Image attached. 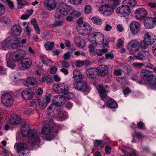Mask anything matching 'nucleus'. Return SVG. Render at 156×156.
Wrapping results in <instances>:
<instances>
[{
	"mask_svg": "<svg viewBox=\"0 0 156 156\" xmlns=\"http://www.w3.org/2000/svg\"><path fill=\"white\" fill-rule=\"evenodd\" d=\"M71 7L65 3L61 2L59 4V9L60 13L63 16L66 15L70 11Z\"/></svg>",
	"mask_w": 156,
	"mask_h": 156,
	"instance_id": "19",
	"label": "nucleus"
},
{
	"mask_svg": "<svg viewBox=\"0 0 156 156\" xmlns=\"http://www.w3.org/2000/svg\"><path fill=\"white\" fill-rule=\"evenodd\" d=\"M97 73V68H90L86 71V74L87 77L92 79V81L93 84L95 87L97 89H98L97 79L96 78Z\"/></svg>",
	"mask_w": 156,
	"mask_h": 156,
	"instance_id": "9",
	"label": "nucleus"
},
{
	"mask_svg": "<svg viewBox=\"0 0 156 156\" xmlns=\"http://www.w3.org/2000/svg\"><path fill=\"white\" fill-rule=\"evenodd\" d=\"M59 117L60 118L59 120L62 121L63 120H65L68 117V115L67 113L65 112L62 111V113H61V115H60Z\"/></svg>",
	"mask_w": 156,
	"mask_h": 156,
	"instance_id": "40",
	"label": "nucleus"
},
{
	"mask_svg": "<svg viewBox=\"0 0 156 156\" xmlns=\"http://www.w3.org/2000/svg\"><path fill=\"white\" fill-rule=\"evenodd\" d=\"M99 13L105 16H109L114 12L113 7L109 4H105L100 6L99 9Z\"/></svg>",
	"mask_w": 156,
	"mask_h": 156,
	"instance_id": "8",
	"label": "nucleus"
},
{
	"mask_svg": "<svg viewBox=\"0 0 156 156\" xmlns=\"http://www.w3.org/2000/svg\"><path fill=\"white\" fill-rule=\"evenodd\" d=\"M2 153L5 156H7V155H8L9 156H12V154L11 152L9 151L6 149H4L3 150Z\"/></svg>",
	"mask_w": 156,
	"mask_h": 156,
	"instance_id": "61",
	"label": "nucleus"
},
{
	"mask_svg": "<svg viewBox=\"0 0 156 156\" xmlns=\"http://www.w3.org/2000/svg\"><path fill=\"white\" fill-rule=\"evenodd\" d=\"M148 45H151L148 42H146V41L144 39L143 40L140 42L139 48L140 47L142 48L146 49L147 48Z\"/></svg>",
	"mask_w": 156,
	"mask_h": 156,
	"instance_id": "37",
	"label": "nucleus"
},
{
	"mask_svg": "<svg viewBox=\"0 0 156 156\" xmlns=\"http://www.w3.org/2000/svg\"><path fill=\"white\" fill-rule=\"evenodd\" d=\"M108 51V49L107 48H104L102 50H99L98 51V56H101L103 54L107 53Z\"/></svg>",
	"mask_w": 156,
	"mask_h": 156,
	"instance_id": "53",
	"label": "nucleus"
},
{
	"mask_svg": "<svg viewBox=\"0 0 156 156\" xmlns=\"http://www.w3.org/2000/svg\"><path fill=\"white\" fill-rule=\"evenodd\" d=\"M63 22L62 21H58L56 22L54 24H52V26L53 27H55L57 26H61L63 25Z\"/></svg>",
	"mask_w": 156,
	"mask_h": 156,
	"instance_id": "59",
	"label": "nucleus"
},
{
	"mask_svg": "<svg viewBox=\"0 0 156 156\" xmlns=\"http://www.w3.org/2000/svg\"><path fill=\"white\" fill-rule=\"evenodd\" d=\"M37 83L35 78L34 77H29L27 78L25 81H24V84L25 86H28L30 85L33 86Z\"/></svg>",
	"mask_w": 156,
	"mask_h": 156,
	"instance_id": "29",
	"label": "nucleus"
},
{
	"mask_svg": "<svg viewBox=\"0 0 156 156\" xmlns=\"http://www.w3.org/2000/svg\"><path fill=\"white\" fill-rule=\"evenodd\" d=\"M123 45V41L121 38L119 39L117 41V46L120 48Z\"/></svg>",
	"mask_w": 156,
	"mask_h": 156,
	"instance_id": "58",
	"label": "nucleus"
},
{
	"mask_svg": "<svg viewBox=\"0 0 156 156\" xmlns=\"http://www.w3.org/2000/svg\"><path fill=\"white\" fill-rule=\"evenodd\" d=\"M135 58L140 60H143L144 59L143 53L140 52L138 53L137 55L135 56Z\"/></svg>",
	"mask_w": 156,
	"mask_h": 156,
	"instance_id": "48",
	"label": "nucleus"
},
{
	"mask_svg": "<svg viewBox=\"0 0 156 156\" xmlns=\"http://www.w3.org/2000/svg\"><path fill=\"white\" fill-rule=\"evenodd\" d=\"M47 112L49 116L55 118L59 117L62 111L61 107L54 104H52L47 109Z\"/></svg>",
	"mask_w": 156,
	"mask_h": 156,
	"instance_id": "6",
	"label": "nucleus"
},
{
	"mask_svg": "<svg viewBox=\"0 0 156 156\" xmlns=\"http://www.w3.org/2000/svg\"><path fill=\"white\" fill-rule=\"evenodd\" d=\"M21 133L24 137L27 136L29 134L28 141L27 144L20 143L16 144L15 147L17 149V152L19 153V156H27L29 148H36V145L37 146L40 143V139L36 130L35 129L30 130V127L27 124H24L22 126Z\"/></svg>",
	"mask_w": 156,
	"mask_h": 156,
	"instance_id": "1",
	"label": "nucleus"
},
{
	"mask_svg": "<svg viewBox=\"0 0 156 156\" xmlns=\"http://www.w3.org/2000/svg\"><path fill=\"white\" fill-rule=\"evenodd\" d=\"M74 42L76 46L79 47H82L85 46V42L84 40L80 37L76 36L74 39Z\"/></svg>",
	"mask_w": 156,
	"mask_h": 156,
	"instance_id": "28",
	"label": "nucleus"
},
{
	"mask_svg": "<svg viewBox=\"0 0 156 156\" xmlns=\"http://www.w3.org/2000/svg\"><path fill=\"white\" fill-rule=\"evenodd\" d=\"M143 53L144 59H148L151 58V55L150 54L149 52L148 51H144L143 52Z\"/></svg>",
	"mask_w": 156,
	"mask_h": 156,
	"instance_id": "47",
	"label": "nucleus"
},
{
	"mask_svg": "<svg viewBox=\"0 0 156 156\" xmlns=\"http://www.w3.org/2000/svg\"><path fill=\"white\" fill-rule=\"evenodd\" d=\"M33 92L29 89H25L21 93V96L22 98L26 100H30L32 99L33 97Z\"/></svg>",
	"mask_w": 156,
	"mask_h": 156,
	"instance_id": "20",
	"label": "nucleus"
},
{
	"mask_svg": "<svg viewBox=\"0 0 156 156\" xmlns=\"http://www.w3.org/2000/svg\"><path fill=\"white\" fill-rule=\"evenodd\" d=\"M40 58L42 62L46 66H50L52 65V62L44 55H41Z\"/></svg>",
	"mask_w": 156,
	"mask_h": 156,
	"instance_id": "32",
	"label": "nucleus"
},
{
	"mask_svg": "<svg viewBox=\"0 0 156 156\" xmlns=\"http://www.w3.org/2000/svg\"><path fill=\"white\" fill-rule=\"evenodd\" d=\"M91 11L90 6V5H86L84 8V12L86 14H89Z\"/></svg>",
	"mask_w": 156,
	"mask_h": 156,
	"instance_id": "50",
	"label": "nucleus"
},
{
	"mask_svg": "<svg viewBox=\"0 0 156 156\" xmlns=\"http://www.w3.org/2000/svg\"><path fill=\"white\" fill-rule=\"evenodd\" d=\"M69 1L73 5H78L81 3L82 0H69Z\"/></svg>",
	"mask_w": 156,
	"mask_h": 156,
	"instance_id": "54",
	"label": "nucleus"
},
{
	"mask_svg": "<svg viewBox=\"0 0 156 156\" xmlns=\"http://www.w3.org/2000/svg\"><path fill=\"white\" fill-rule=\"evenodd\" d=\"M105 30L106 31H109L112 29V27L111 25L109 24L108 22L105 23Z\"/></svg>",
	"mask_w": 156,
	"mask_h": 156,
	"instance_id": "49",
	"label": "nucleus"
},
{
	"mask_svg": "<svg viewBox=\"0 0 156 156\" xmlns=\"http://www.w3.org/2000/svg\"><path fill=\"white\" fill-rule=\"evenodd\" d=\"M43 5L47 9L51 10L56 8L57 3L55 0H46L43 3Z\"/></svg>",
	"mask_w": 156,
	"mask_h": 156,
	"instance_id": "22",
	"label": "nucleus"
},
{
	"mask_svg": "<svg viewBox=\"0 0 156 156\" xmlns=\"http://www.w3.org/2000/svg\"><path fill=\"white\" fill-rule=\"evenodd\" d=\"M38 104V108L41 109H44L47 106H44V105L45 104L43 101H42L40 99H39V101Z\"/></svg>",
	"mask_w": 156,
	"mask_h": 156,
	"instance_id": "45",
	"label": "nucleus"
},
{
	"mask_svg": "<svg viewBox=\"0 0 156 156\" xmlns=\"http://www.w3.org/2000/svg\"><path fill=\"white\" fill-rule=\"evenodd\" d=\"M140 42L136 39L130 41L128 44L127 48L131 54H134L139 50Z\"/></svg>",
	"mask_w": 156,
	"mask_h": 156,
	"instance_id": "11",
	"label": "nucleus"
},
{
	"mask_svg": "<svg viewBox=\"0 0 156 156\" xmlns=\"http://www.w3.org/2000/svg\"><path fill=\"white\" fill-rule=\"evenodd\" d=\"M52 88L54 91L61 93H66L68 91V85L64 83L55 84L53 86Z\"/></svg>",
	"mask_w": 156,
	"mask_h": 156,
	"instance_id": "12",
	"label": "nucleus"
},
{
	"mask_svg": "<svg viewBox=\"0 0 156 156\" xmlns=\"http://www.w3.org/2000/svg\"><path fill=\"white\" fill-rule=\"evenodd\" d=\"M18 8L19 9H22L24 6L28 5V3L25 0H22L17 3Z\"/></svg>",
	"mask_w": 156,
	"mask_h": 156,
	"instance_id": "39",
	"label": "nucleus"
},
{
	"mask_svg": "<svg viewBox=\"0 0 156 156\" xmlns=\"http://www.w3.org/2000/svg\"><path fill=\"white\" fill-rule=\"evenodd\" d=\"M21 122L20 116L17 115H14L10 119V122L12 124H17Z\"/></svg>",
	"mask_w": 156,
	"mask_h": 156,
	"instance_id": "27",
	"label": "nucleus"
},
{
	"mask_svg": "<svg viewBox=\"0 0 156 156\" xmlns=\"http://www.w3.org/2000/svg\"><path fill=\"white\" fill-rule=\"evenodd\" d=\"M5 69L2 66V64L0 65V74L6 75V73L5 72Z\"/></svg>",
	"mask_w": 156,
	"mask_h": 156,
	"instance_id": "57",
	"label": "nucleus"
},
{
	"mask_svg": "<svg viewBox=\"0 0 156 156\" xmlns=\"http://www.w3.org/2000/svg\"><path fill=\"white\" fill-rule=\"evenodd\" d=\"M45 81H46L47 83L52 82L53 80L51 76L48 74H45L43 75L42 79L40 80V82L41 83H43Z\"/></svg>",
	"mask_w": 156,
	"mask_h": 156,
	"instance_id": "34",
	"label": "nucleus"
},
{
	"mask_svg": "<svg viewBox=\"0 0 156 156\" xmlns=\"http://www.w3.org/2000/svg\"><path fill=\"white\" fill-rule=\"evenodd\" d=\"M22 29L20 26L14 25L11 29L12 33L16 36L20 35Z\"/></svg>",
	"mask_w": 156,
	"mask_h": 156,
	"instance_id": "31",
	"label": "nucleus"
},
{
	"mask_svg": "<svg viewBox=\"0 0 156 156\" xmlns=\"http://www.w3.org/2000/svg\"><path fill=\"white\" fill-rule=\"evenodd\" d=\"M117 30L119 32H122L124 30V28L121 24H119L117 26Z\"/></svg>",
	"mask_w": 156,
	"mask_h": 156,
	"instance_id": "64",
	"label": "nucleus"
},
{
	"mask_svg": "<svg viewBox=\"0 0 156 156\" xmlns=\"http://www.w3.org/2000/svg\"><path fill=\"white\" fill-rule=\"evenodd\" d=\"M5 3L11 9H13L14 7L13 2L10 0H6Z\"/></svg>",
	"mask_w": 156,
	"mask_h": 156,
	"instance_id": "46",
	"label": "nucleus"
},
{
	"mask_svg": "<svg viewBox=\"0 0 156 156\" xmlns=\"http://www.w3.org/2000/svg\"><path fill=\"white\" fill-rule=\"evenodd\" d=\"M2 102L6 106H10L13 102V98L12 95L8 93L3 94L1 97Z\"/></svg>",
	"mask_w": 156,
	"mask_h": 156,
	"instance_id": "13",
	"label": "nucleus"
},
{
	"mask_svg": "<svg viewBox=\"0 0 156 156\" xmlns=\"http://www.w3.org/2000/svg\"><path fill=\"white\" fill-rule=\"evenodd\" d=\"M122 152L124 153L123 156H136V154L134 152H132L130 154L129 152L126 151L124 150H122Z\"/></svg>",
	"mask_w": 156,
	"mask_h": 156,
	"instance_id": "44",
	"label": "nucleus"
},
{
	"mask_svg": "<svg viewBox=\"0 0 156 156\" xmlns=\"http://www.w3.org/2000/svg\"><path fill=\"white\" fill-rule=\"evenodd\" d=\"M73 78L76 83H80L83 80V76L77 69H75L73 72Z\"/></svg>",
	"mask_w": 156,
	"mask_h": 156,
	"instance_id": "25",
	"label": "nucleus"
},
{
	"mask_svg": "<svg viewBox=\"0 0 156 156\" xmlns=\"http://www.w3.org/2000/svg\"><path fill=\"white\" fill-rule=\"evenodd\" d=\"M97 32L90 33L88 34L87 39L92 44L89 46V50L90 54L92 55H94L96 54L98 55L97 49Z\"/></svg>",
	"mask_w": 156,
	"mask_h": 156,
	"instance_id": "4",
	"label": "nucleus"
},
{
	"mask_svg": "<svg viewBox=\"0 0 156 156\" xmlns=\"http://www.w3.org/2000/svg\"><path fill=\"white\" fill-rule=\"evenodd\" d=\"M109 67L105 65H100L98 67V76H104L109 73Z\"/></svg>",
	"mask_w": 156,
	"mask_h": 156,
	"instance_id": "23",
	"label": "nucleus"
},
{
	"mask_svg": "<svg viewBox=\"0 0 156 156\" xmlns=\"http://www.w3.org/2000/svg\"><path fill=\"white\" fill-rule=\"evenodd\" d=\"M81 29L84 30L87 34H89L90 33L92 28L89 24L86 22H84L83 26H81Z\"/></svg>",
	"mask_w": 156,
	"mask_h": 156,
	"instance_id": "33",
	"label": "nucleus"
},
{
	"mask_svg": "<svg viewBox=\"0 0 156 156\" xmlns=\"http://www.w3.org/2000/svg\"><path fill=\"white\" fill-rule=\"evenodd\" d=\"M39 101V98L34 100L31 103L30 105L35 108H38V104Z\"/></svg>",
	"mask_w": 156,
	"mask_h": 156,
	"instance_id": "43",
	"label": "nucleus"
},
{
	"mask_svg": "<svg viewBox=\"0 0 156 156\" xmlns=\"http://www.w3.org/2000/svg\"><path fill=\"white\" fill-rule=\"evenodd\" d=\"M144 39L146 42H148L151 45L153 44L156 40V37L155 34L150 31L146 32L144 34Z\"/></svg>",
	"mask_w": 156,
	"mask_h": 156,
	"instance_id": "18",
	"label": "nucleus"
},
{
	"mask_svg": "<svg viewBox=\"0 0 156 156\" xmlns=\"http://www.w3.org/2000/svg\"><path fill=\"white\" fill-rule=\"evenodd\" d=\"M145 27L147 29H150L156 25V17H148L144 21Z\"/></svg>",
	"mask_w": 156,
	"mask_h": 156,
	"instance_id": "16",
	"label": "nucleus"
},
{
	"mask_svg": "<svg viewBox=\"0 0 156 156\" xmlns=\"http://www.w3.org/2000/svg\"><path fill=\"white\" fill-rule=\"evenodd\" d=\"M31 28L28 26H27L26 27L25 31L27 33L28 35H29L31 34Z\"/></svg>",
	"mask_w": 156,
	"mask_h": 156,
	"instance_id": "60",
	"label": "nucleus"
},
{
	"mask_svg": "<svg viewBox=\"0 0 156 156\" xmlns=\"http://www.w3.org/2000/svg\"><path fill=\"white\" fill-rule=\"evenodd\" d=\"M111 4L113 6L115 7L119 5L120 2V0H112L111 1Z\"/></svg>",
	"mask_w": 156,
	"mask_h": 156,
	"instance_id": "56",
	"label": "nucleus"
},
{
	"mask_svg": "<svg viewBox=\"0 0 156 156\" xmlns=\"http://www.w3.org/2000/svg\"><path fill=\"white\" fill-rule=\"evenodd\" d=\"M32 64V60L29 58L22 59L21 62V64L22 67L25 69H28L30 68Z\"/></svg>",
	"mask_w": 156,
	"mask_h": 156,
	"instance_id": "24",
	"label": "nucleus"
},
{
	"mask_svg": "<svg viewBox=\"0 0 156 156\" xmlns=\"http://www.w3.org/2000/svg\"><path fill=\"white\" fill-rule=\"evenodd\" d=\"M73 88L77 90L82 91L84 94H88L90 90L89 86L84 82H82L80 83H74Z\"/></svg>",
	"mask_w": 156,
	"mask_h": 156,
	"instance_id": "10",
	"label": "nucleus"
},
{
	"mask_svg": "<svg viewBox=\"0 0 156 156\" xmlns=\"http://www.w3.org/2000/svg\"><path fill=\"white\" fill-rule=\"evenodd\" d=\"M136 20H142L144 19L147 15L146 10L143 7L139 8L136 9L134 12Z\"/></svg>",
	"mask_w": 156,
	"mask_h": 156,
	"instance_id": "14",
	"label": "nucleus"
},
{
	"mask_svg": "<svg viewBox=\"0 0 156 156\" xmlns=\"http://www.w3.org/2000/svg\"><path fill=\"white\" fill-rule=\"evenodd\" d=\"M123 3L124 4H127V5L131 6H134L136 4L135 0H124Z\"/></svg>",
	"mask_w": 156,
	"mask_h": 156,
	"instance_id": "35",
	"label": "nucleus"
},
{
	"mask_svg": "<svg viewBox=\"0 0 156 156\" xmlns=\"http://www.w3.org/2000/svg\"><path fill=\"white\" fill-rule=\"evenodd\" d=\"M140 76L145 80L150 81L153 78L154 75L150 71L143 70L140 72Z\"/></svg>",
	"mask_w": 156,
	"mask_h": 156,
	"instance_id": "21",
	"label": "nucleus"
},
{
	"mask_svg": "<svg viewBox=\"0 0 156 156\" xmlns=\"http://www.w3.org/2000/svg\"><path fill=\"white\" fill-rule=\"evenodd\" d=\"M20 43L18 38L16 36L8 37L0 43V49L5 50L9 47L16 48L20 47Z\"/></svg>",
	"mask_w": 156,
	"mask_h": 156,
	"instance_id": "3",
	"label": "nucleus"
},
{
	"mask_svg": "<svg viewBox=\"0 0 156 156\" xmlns=\"http://www.w3.org/2000/svg\"><path fill=\"white\" fill-rule=\"evenodd\" d=\"M84 64V62L80 61H77L75 63L76 66L78 67H81Z\"/></svg>",
	"mask_w": 156,
	"mask_h": 156,
	"instance_id": "63",
	"label": "nucleus"
},
{
	"mask_svg": "<svg viewBox=\"0 0 156 156\" xmlns=\"http://www.w3.org/2000/svg\"><path fill=\"white\" fill-rule=\"evenodd\" d=\"M57 132V130H54L53 127L49 125H44L41 130V134L46 136V139L48 140L53 139Z\"/></svg>",
	"mask_w": 156,
	"mask_h": 156,
	"instance_id": "5",
	"label": "nucleus"
},
{
	"mask_svg": "<svg viewBox=\"0 0 156 156\" xmlns=\"http://www.w3.org/2000/svg\"><path fill=\"white\" fill-rule=\"evenodd\" d=\"M137 126L138 128L141 129H144L145 126L144 124L142 122H140L137 123Z\"/></svg>",
	"mask_w": 156,
	"mask_h": 156,
	"instance_id": "62",
	"label": "nucleus"
},
{
	"mask_svg": "<svg viewBox=\"0 0 156 156\" xmlns=\"http://www.w3.org/2000/svg\"><path fill=\"white\" fill-rule=\"evenodd\" d=\"M0 22L2 23L7 24L10 22V20L8 17H3L0 18Z\"/></svg>",
	"mask_w": 156,
	"mask_h": 156,
	"instance_id": "41",
	"label": "nucleus"
},
{
	"mask_svg": "<svg viewBox=\"0 0 156 156\" xmlns=\"http://www.w3.org/2000/svg\"><path fill=\"white\" fill-rule=\"evenodd\" d=\"M129 27L130 31L133 35L137 34L140 30V25L139 22L136 21L131 22Z\"/></svg>",
	"mask_w": 156,
	"mask_h": 156,
	"instance_id": "17",
	"label": "nucleus"
},
{
	"mask_svg": "<svg viewBox=\"0 0 156 156\" xmlns=\"http://www.w3.org/2000/svg\"><path fill=\"white\" fill-rule=\"evenodd\" d=\"M108 86L105 85V87L100 86H99V94L101 98V102H100L101 105L100 106L101 108H104L105 106V103L104 101V99L107 97L106 91L107 90Z\"/></svg>",
	"mask_w": 156,
	"mask_h": 156,
	"instance_id": "15",
	"label": "nucleus"
},
{
	"mask_svg": "<svg viewBox=\"0 0 156 156\" xmlns=\"http://www.w3.org/2000/svg\"><path fill=\"white\" fill-rule=\"evenodd\" d=\"M54 45V43L53 42H48L44 44V47L46 50H51L53 49Z\"/></svg>",
	"mask_w": 156,
	"mask_h": 156,
	"instance_id": "36",
	"label": "nucleus"
},
{
	"mask_svg": "<svg viewBox=\"0 0 156 156\" xmlns=\"http://www.w3.org/2000/svg\"><path fill=\"white\" fill-rule=\"evenodd\" d=\"M106 104L107 106L111 108H116L118 107L117 102L112 99L108 100Z\"/></svg>",
	"mask_w": 156,
	"mask_h": 156,
	"instance_id": "30",
	"label": "nucleus"
},
{
	"mask_svg": "<svg viewBox=\"0 0 156 156\" xmlns=\"http://www.w3.org/2000/svg\"><path fill=\"white\" fill-rule=\"evenodd\" d=\"M25 54V51L22 50L8 54L7 55V66L12 69H14L16 62L20 60Z\"/></svg>",
	"mask_w": 156,
	"mask_h": 156,
	"instance_id": "2",
	"label": "nucleus"
},
{
	"mask_svg": "<svg viewBox=\"0 0 156 156\" xmlns=\"http://www.w3.org/2000/svg\"><path fill=\"white\" fill-rule=\"evenodd\" d=\"M123 92L124 96L126 97L130 93L131 91L129 88H126L123 90Z\"/></svg>",
	"mask_w": 156,
	"mask_h": 156,
	"instance_id": "55",
	"label": "nucleus"
},
{
	"mask_svg": "<svg viewBox=\"0 0 156 156\" xmlns=\"http://www.w3.org/2000/svg\"><path fill=\"white\" fill-rule=\"evenodd\" d=\"M51 96L50 95H45L43 100V101L45 103L44 105L47 106L50 101V98Z\"/></svg>",
	"mask_w": 156,
	"mask_h": 156,
	"instance_id": "42",
	"label": "nucleus"
},
{
	"mask_svg": "<svg viewBox=\"0 0 156 156\" xmlns=\"http://www.w3.org/2000/svg\"><path fill=\"white\" fill-rule=\"evenodd\" d=\"M104 41V35L101 33L98 32V44H101L103 43Z\"/></svg>",
	"mask_w": 156,
	"mask_h": 156,
	"instance_id": "38",
	"label": "nucleus"
},
{
	"mask_svg": "<svg viewBox=\"0 0 156 156\" xmlns=\"http://www.w3.org/2000/svg\"><path fill=\"white\" fill-rule=\"evenodd\" d=\"M116 12L118 16L121 17H125L130 15L131 10L128 5H123L118 7Z\"/></svg>",
	"mask_w": 156,
	"mask_h": 156,
	"instance_id": "7",
	"label": "nucleus"
},
{
	"mask_svg": "<svg viewBox=\"0 0 156 156\" xmlns=\"http://www.w3.org/2000/svg\"><path fill=\"white\" fill-rule=\"evenodd\" d=\"M135 137L139 139H142L144 138V136L140 132H135Z\"/></svg>",
	"mask_w": 156,
	"mask_h": 156,
	"instance_id": "52",
	"label": "nucleus"
},
{
	"mask_svg": "<svg viewBox=\"0 0 156 156\" xmlns=\"http://www.w3.org/2000/svg\"><path fill=\"white\" fill-rule=\"evenodd\" d=\"M5 11V7L2 3H0V15H3Z\"/></svg>",
	"mask_w": 156,
	"mask_h": 156,
	"instance_id": "51",
	"label": "nucleus"
},
{
	"mask_svg": "<svg viewBox=\"0 0 156 156\" xmlns=\"http://www.w3.org/2000/svg\"><path fill=\"white\" fill-rule=\"evenodd\" d=\"M56 99H58V102L53 103V104L57 106H60L64 104L66 102V98L63 96H58V97L55 96L54 97V99L55 100Z\"/></svg>",
	"mask_w": 156,
	"mask_h": 156,
	"instance_id": "26",
	"label": "nucleus"
}]
</instances>
